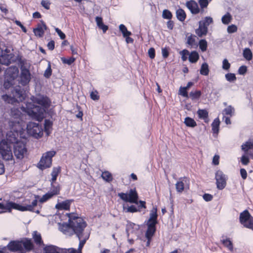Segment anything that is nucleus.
<instances>
[{"instance_id":"obj_34","label":"nucleus","mask_w":253,"mask_h":253,"mask_svg":"<svg viewBox=\"0 0 253 253\" xmlns=\"http://www.w3.org/2000/svg\"><path fill=\"white\" fill-rule=\"evenodd\" d=\"M51 191L49 192L51 194H53V196L54 195H56L59 194L60 192V186L59 185H53V182L51 183Z\"/></svg>"},{"instance_id":"obj_13","label":"nucleus","mask_w":253,"mask_h":253,"mask_svg":"<svg viewBox=\"0 0 253 253\" xmlns=\"http://www.w3.org/2000/svg\"><path fill=\"white\" fill-rule=\"evenodd\" d=\"M13 152L17 159H22L27 152L25 145L20 141L14 144Z\"/></svg>"},{"instance_id":"obj_21","label":"nucleus","mask_w":253,"mask_h":253,"mask_svg":"<svg viewBox=\"0 0 253 253\" xmlns=\"http://www.w3.org/2000/svg\"><path fill=\"white\" fill-rule=\"evenodd\" d=\"M157 210L156 208H153L151 211L150 213V218L148 220V223H155L156 224L157 223V219L158 215L157 213Z\"/></svg>"},{"instance_id":"obj_15","label":"nucleus","mask_w":253,"mask_h":253,"mask_svg":"<svg viewBox=\"0 0 253 253\" xmlns=\"http://www.w3.org/2000/svg\"><path fill=\"white\" fill-rule=\"evenodd\" d=\"M20 83L25 85L29 83L31 80V74L29 70L24 65L21 67Z\"/></svg>"},{"instance_id":"obj_5","label":"nucleus","mask_w":253,"mask_h":253,"mask_svg":"<svg viewBox=\"0 0 253 253\" xmlns=\"http://www.w3.org/2000/svg\"><path fill=\"white\" fill-rule=\"evenodd\" d=\"M19 70L16 66H12L7 68L5 72L3 86L8 89L14 84V80L18 77Z\"/></svg>"},{"instance_id":"obj_18","label":"nucleus","mask_w":253,"mask_h":253,"mask_svg":"<svg viewBox=\"0 0 253 253\" xmlns=\"http://www.w3.org/2000/svg\"><path fill=\"white\" fill-rule=\"evenodd\" d=\"M186 6L192 14H196L200 12L197 3L193 0L187 1Z\"/></svg>"},{"instance_id":"obj_2","label":"nucleus","mask_w":253,"mask_h":253,"mask_svg":"<svg viewBox=\"0 0 253 253\" xmlns=\"http://www.w3.org/2000/svg\"><path fill=\"white\" fill-rule=\"evenodd\" d=\"M69 221V226L73 230L80 241L78 251L75 250V253H82V249L88 238L87 237H86L82 240L83 232L86 227V224L81 217H76L74 215L70 216Z\"/></svg>"},{"instance_id":"obj_10","label":"nucleus","mask_w":253,"mask_h":253,"mask_svg":"<svg viewBox=\"0 0 253 253\" xmlns=\"http://www.w3.org/2000/svg\"><path fill=\"white\" fill-rule=\"evenodd\" d=\"M37 200L35 199L33 201L32 204L30 205L22 206L12 202H8L7 207L10 208V211L12 209H16L20 211H33L34 207L37 206Z\"/></svg>"},{"instance_id":"obj_4","label":"nucleus","mask_w":253,"mask_h":253,"mask_svg":"<svg viewBox=\"0 0 253 253\" xmlns=\"http://www.w3.org/2000/svg\"><path fill=\"white\" fill-rule=\"evenodd\" d=\"M9 126L11 130L7 132L5 140L9 145L15 144L19 142L18 141V131L21 130V126L18 122L14 123L12 121L9 122Z\"/></svg>"},{"instance_id":"obj_38","label":"nucleus","mask_w":253,"mask_h":253,"mask_svg":"<svg viewBox=\"0 0 253 253\" xmlns=\"http://www.w3.org/2000/svg\"><path fill=\"white\" fill-rule=\"evenodd\" d=\"M243 56L247 60H251L253 57L251 50L248 48H245L243 51Z\"/></svg>"},{"instance_id":"obj_29","label":"nucleus","mask_w":253,"mask_h":253,"mask_svg":"<svg viewBox=\"0 0 253 253\" xmlns=\"http://www.w3.org/2000/svg\"><path fill=\"white\" fill-rule=\"evenodd\" d=\"M134 226L135 227L136 229L138 228L137 226L133 223H130L127 225L126 231L128 238L130 234H136L135 231L133 230Z\"/></svg>"},{"instance_id":"obj_44","label":"nucleus","mask_w":253,"mask_h":253,"mask_svg":"<svg viewBox=\"0 0 253 253\" xmlns=\"http://www.w3.org/2000/svg\"><path fill=\"white\" fill-rule=\"evenodd\" d=\"M162 16L164 19H170L172 18V14L170 11L165 9L163 11Z\"/></svg>"},{"instance_id":"obj_32","label":"nucleus","mask_w":253,"mask_h":253,"mask_svg":"<svg viewBox=\"0 0 253 253\" xmlns=\"http://www.w3.org/2000/svg\"><path fill=\"white\" fill-rule=\"evenodd\" d=\"M209 73V66L207 63L202 64L200 74L202 75L207 76Z\"/></svg>"},{"instance_id":"obj_41","label":"nucleus","mask_w":253,"mask_h":253,"mask_svg":"<svg viewBox=\"0 0 253 253\" xmlns=\"http://www.w3.org/2000/svg\"><path fill=\"white\" fill-rule=\"evenodd\" d=\"M234 109L231 106H228L225 108L223 111V114L227 115L232 116L234 114Z\"/></svg>"},{"instance_id":"obj_35","label":"nucleus","mask_w":253,"mask_h":253,"mask_svg":"<svg viewBox=\"0 0 253 253\" xmlns=\"http://www.w3.org/2000/svg\"><path fill=\"white\" fill-rule=\"evenodd\" d=\"M213 22L212 18L211 17H206L203 20L200 21L199 24H201L205 27H207L211 23Z\"/></svg>"},{"instance_id":"obj_60","label":"nucleus","mask_w":253,"mask_h":253,"mask_svg":"<svg viewBox=\"0 0 253 253\" xmlns=\"http://www.w3.org/2000/svg\"><path fill=\"white\" fill-rule=\"evenodd\" d=\"M137 211V209L135 206L132 205L128 207L126 209V212H134Z\"/></svg>"},{"instance_id":"obj_12","label":"nucleus","mask_w":253,"mask_h":253,"mask_svg":"<svg viewBox=\"0 0 253 253\" xmlns=\"http://www.w3.org/2000/svg\"><path fill=\"white\" fill-rule=\"evenodd\" d=\"M118 196L123 201L131 203H137L138 195L135 190L130 189L129 194L120 193Z\"/></svg>"},{"instance_id":"obj_6","label":"nucleus","mask_w":253,"mask_h":253,"mask_svg":"<svg viewBox=\"0 0 253 253\" xmlns=\"http://www.w3.org/2000/svg\"><path fill=\"white\" fill-rule=\"evenodd\" d=\"M0 155L2 159L5 161L13 160L11 145L7 143L4 139H2L0 142Z\"/></svg>"},{"instance_id":"obj_26","label":"nucleus","mask_w":253,"mask_h":253,"mask_svg":"<svg viewBox=\"0 0 253 253\" xmlns=\"http://www.w3.org/2000/svg\"><path fill=\"white\" fill-rule=\"evenodd\" d=\"M176 15L178 20L181 22L184 21L186 17L185 11L181 8H179L176 10Z\"/></svg>"},{"instance_id":"obj_48","label":"nucleus","mask_w":253,"mask_h":253,"mask_svg":"<svg viewBox=\"0 0 253 253\" xmlns=\"http://www.w3.org/2000/svg\"><path fill=\"white\" fill-rule=\"evenodd\" d=\"M195 36L191 34L190 36L187 37V43L190 46H193L195 44Z\"/></svg>"},{"instance_id":"obj_1","label":"nucleus","mask_w":253,"mask_h":253,"mask_svg":"<svg viewBox=\"0 0 253 253\" xmlns=\"http://www.w3.org/2000/svg\"><path fill=\"white\" fill-rule=\"evenodd\" d=\"M31 99L32 103L27 104V112L32 118L39 121L43 117L50 102L47 97L41 94L32 96Z\"/></svg>"},{"instance_id":"obj_25","label":"nucleus","mask_w":253,"mask_h":253,"mask_svg":"<svg viewBox=\"0 0 253 253\" xmlns=\"http://www.w3.org/2000/svg\"><path fill=\"white\" fill-rule=\"evenodd\" d=\"M197 114L199 118L205 120V122L208 123V112L207 110L204 109H199L197 111Z\"/></svg>"},{"instance_id":"obj_51","label":"nucleus","mask_w":253,"mask_h":253,"mask_svg":"<svg viewBox=\"0 0 253 253\" xmlns=\"http://www.w3.org/2000/svg\"><path fill=\"white\" fill-rule=\"evenodd\" d=\"M187 90L184 87H180L179 89V94L183 97L188 98L189 96Z\"/></svg>"},{"instance_id":"obj_52","label":"nucleus","mask_w":253,"mask_h":253,"mask_svg":"<svg viewBox=\"0 0 253 253\" xmlns=\"http://www.w3.org/2000/svg\"><path fill=\"white\" fill-rule=\"evenodd\" d=\"M227 30L228 33H233L237 32V27L236 25L232 24L228 27Z\"/></svg>"},{"instance_id":"obj_23","label":"nucleus","mask_w":253,"mask_h":253,"mask_svg":"<svg viewBox=\"0 0 253 253\" xmlns=\"http://www.w3.org/2000/svg\"><path fill=\"white\" fill-rule=\"evenodd\" d=\"M70 204L71 201L66 200L61 203H58L56 205L55 208L59 210H68L70 208Z\"/></svg>"},{"instance_id":"obj_53","label":"nucleus","mask_w":253,"mask_h":253,"mask_svg":"<svg viewBox=\"0 0 253 253\" xmlns=\"http://www.w3.org/2000/svg\"><path fill=\"white\" fill-rule=\"evenodd\" d=\"M230 67V64L226 59H224L222 62V69L225 70H228Z\"/></svg>"},{"instance_id":"obj_56","label":"nucleus","mask_w":253,"mask_h":253,"mask_svg":"<svg viewBox=\"0 0 253 253\" xmlns=\"http://www.w3.org/2000/svg\"><path fill=\"white\" fill-rule=\"evenodd\" d=\"M148 53L149 57L151 59H154L155 58V49L154 48H153V47L150 48L148 50Z\"/></svg>"},{"instance_id":"obj_33","label":"nucleus","mask_w":253,"mask_h":253,"mask_svg":"<svg viewBox=\"0 0 253 253\" xmlns=\"http://www.w3.org/2000/svg\"><path fill=\"white\" fill-rule=\"evenodd\" d=\"M220 121L218 118L215 119L211 124L212 130L214 133H218Z\"/></svg>"},{"instance_id":"obj_39","label":"nucleus","mask_w":253,"mask_h":253,"mask_svg":"<svg viewBox=\"0 0 253 253\" xmlns=\"http://www.w3.org/2000/svg\"><path fill=\"white\" fill-rule=\"evenodd\" d=\"M201 95V92L200 90L191 91L189 93V97H190L192 100L199 99Z\"/></svg>"},{"instance_id":"obj_3","label":"nucleus","mask_w":253,"mask_h":253,"mask_svg":"<svg viewBox=\"0 0 253 253\" xmlns=\"http://www.w3.org/2000/svg\"><path fill=\"white\" fill-rule=\"evenodd\" d=\"M12 97L7 94L3 95L2 98L8 103L13 104L15 102H22L26 96V91L20 86H15L12 91Z\"/></svg>"},{"instance_id":"obj_27","label":"nucleus","mask_w":253,"mask_h":253,"mask_svg":"<svg viewBox=\"0 0 253 253\" xmlns=\"http://www.w3.org/2000/svg\"><path fill=\"white\" fill-rule=\"evenodd\" d=\"M61 169L60 167H54L53 168L52 171L51 172V182H54L57 179V177L58 174L60 172Z\"/></svg>"},{"instance_id":"obj_24","label":"nucleus","mask_w":253,"mask_h":253,"mask_svg":"<svg viewBox=\"0 0 253 253\" xmlns=\"http://www.w3.org/2000/svg\"><path fill=\"white\" fill-rule=\"evenodd\" d=\"M21 112L19 110H18L16 108H13L11 109V115L13 117L14 119H16V120H13L12 119H11L9 122L12 121L14 123L16 122H18L20 124V120L19 117L21 115Z\"/></svg>"},{"instance_id":"obj_59","label":"nucleus","mask_w":253,"mask_h":253,"mask_svg":"<svg viewBox=\"0 0 253 253\" xmlns=\"http://www.w3.org/2000/svg\"><path fill=\"white\" fill-rule=\"evenodd\" d=\"M55 30L62 40H64L65 38V35L60 29L58 28H56Z\"/></svg>"},{"instance_id":"obj_50","label":"nucleus","mask_w":253,"mask_h":253,"mask_svg":"<svg viewBox=\"0 0 253 253\" xmlns=\"http://www.w3.org/2000/svg\"><path fill=\"white\" fill-rule=\"evenodd\" d=\"M61 60L64 64L71 65L75 61V58L74 57H70L69 59H67L65 58L62 57Z\"/></svg>"},{"instance_id":"obj_40","label":"nucleus","mask_w":253,"mask_h":253,"mask_svg":"<svg viewBox=\"0 0 253 253\" xmlns=\"http://www.w3.org/2000/svg\"><path fill=\"white\" fill-rule=\"evenodd\" d=\"M232 17L229 13H227L225 15L222 16L221 20L222 22L225 25L228 24L231 21Z\"/></svg>"},{"instance_id":"obj_36","label":"nucleus","mask_w":253,"mask_h":253,"mask_svg":"<svg viewBox=\"0 0 253 253\" xmlns=\"http://www.w3.org/2000/svg\"><path fill=\"white\" fill-rule=\"evenodd\" d=\"M33 239L34 240L35 242L37 244H43V242L42 240V238L41 234L38 233L37 231H34L33 233Z\"/></svg>"},{"instance_id":"obj_30","label":"nucleus","mask_w":253,"mask_h":253,"mask_svg":"<svg viewBox=\"0 0 253 253\" xmlns=\"http://www.w3.org/2000/svg\"><path fill=\"white\" fill-rule=\"evenodd\" d=\"M184 123L186 126L189 127H194L197 126L196 122L195 120L190 117H186L185 119Z\"/></svg>"},{"instance_id":"obj_45","label":"nucleus","mask_w":253,"mask_h":253,"mask_svg":"<svg viewBox=\"0 0 253 253\" xmlns=\"http://www.w3.org/2000/svg\"><path fill=\"white\" fill-rule=\"evenodd\" d=\"M226 79L230 82H233L236 80V77L234 74L233 73H228L225 75Z\"/></svg>"},{"instance_id":"obj_42","label":"nucleus","mask_w":253,"mask_h":253,"mask_svg":"<svg viewBox=\"0 0 253 253\" xmlns=\"http://www.w3.org/2000/svg\"><path fill=\"white\" fill-rule=\"evenodd\" d=\"M101 176L105 180L110 182L112 180L111 174L108 171H104L102 172Z\"/></svg>"},{"instance_id":"obj_22","label":"nucleus","mask_w":253,"mask_h":253,"mask_svg":"<svg viewBox=\"0 0 253 253\" xmlns=\"http://www.w3.org/2000/svg\"><path fill=\"white\" fill-rule=\"evenodd\" d=\"M195 33L199 37H202L207 34L208 28L199 24V28L196 29Z\"/></svg>"},{"instance_id":"obj_57","label":"nucleus","mask_w":253,"mask_h":253,"mask_svg":"<svg viewBox=\"0 0 253 253\" xmlns=\"http://www.w3.org/2000/svg\"><path fill=\"white\" fill-rule=\"evenodd\" d=\"M241 161V163L244 165H247L250 162L249 158L246 155H243L242 157Z\"/></svg>"},{"instance_id":"obj_37","label":"nucleus","mask_w":253,"mask_h":253,"mask_svg":"<svg viewBox=\"0 0 253 253\" xmlns=\"http://www.w3.org/2000/svg\"><path fill=\"white\" fill-rule=\"evenodd\" d=\"M119 29L124 37H128L131 34V32L127 31L126 27L123 24H121L119 26Z\"/></svg>"},{"instance_id":"obj_63","label":"nucleus","mask_w":253,"mask_h":253,"mask_svg":"<svg viewBox=\"0 0 253 253\" xmlns=\"http://www.w3.org/2000/svg\"><path fill=\"white\" fill-rule=\"evenodd\" d=\"M203 199L206 201H211L212 199V196L211 194H205L204 195H203Z\"/></svg>"},{"instance_id":"obj_8","label":"nucleus","mask_w":253,"mask_h":253,"mask_svg":"<svg viewBox=\"0 0 253 253\" xmlns=\"http://www.w3.org/2000/svg\"><path fill=\"white\" fill-rule=\"evenodd\" d=\"M239 220L244 227L253 230V217L248 210H246L240 213Z\"/></svg>"},{"instance_id":"obj_20","label":"nucleus","mask_w":253,"mask_h":253,"mask_svg":"<svg viewBox=\"0 0 253 253\" xmlns=\"http://www.w3.org/2000/svg\"><path fill=\"white\" fill-rule=\"evenodd\" d=\"M148 229L145 233V236L147 239H151L156 231V227L155 223H147Z\"/></svg>"},{"instance_id":"obj_64","label":"nucleus","mask_w":253,"mask_h":253,"mask_svg":"<svg viewBox=\"0 0 253 253\" xmlns=\"http://www.w3.org/2000/svg\"><path fill=\"white\" fill-rule=\"evenodd\" d=\"M52 125V123L50 121H49L48 120H45V123H44V126H45V130H46L47 129L51 127Z\"/></svg>"},{"instance_id":"obj_11","label":"nucleus","mask_w":253,"mask_h":253,"mask_svg":"<svg viewBox=\"0 0 253 253\" xmlns=\"http://www.w3.org/2000/svg\"><path fill=\"white\" fill-rule=\"evenodd\" d=\"M43 253H75L73 248L63 249L53 245L45 246L43 249Z\"/></svg>"},{"instance_id":"obj_31","label":"nucleus","mask_w":253,"mask_h":253,"mask_svg":"<svg viewBox=\"0 0 253 253\" xmlns=\"http://www.w3.org/2000/svg\"><path fill=\"white\" fill-rule=\"evenodd\" d=\"M223 245L227 247L230 251H232L233 249V244L229 238L223 239L221 240Z\"/></svg>"},{"instance_id":"obj_49","label":"nucleus","mask_w":253,"mask_h":253,"mask_svg":"<svg viewBox=\"0 0 253 253\" xmlns=\"http://www.w3.org/2000/svg\"><path fill=\"white\" fill-rule=\"evenodd\" d=\"M180 54L181 55V59L183 61H185L187 59V56L189 54V52L187 49H183L180 52Z\"/></svg>"},{"instance_id":"obj_54","label":"nucleus","mask_w":253,"mask_h":253,"mask_svg":"<svg viewBox=\"0 0 253 253\" xmlns=\"http://www.w3.org/2000/svg\"><path fill=\"white\" fill-rule=\"evenodd\" d=\"M51 73L52 70L50 67V65H49L48 68L46 69L44 73V76L46 78H48L51 75Z\"/></svg>"},{"instance_id":"obj_61","label":"nucleus","mask_w":253,"mask_h":253,"mask_svg":"<svg viewBox=\"0 0 253 253\" xmlns=\"http://www.w3.org/2000/svg\"><path fill=\"white\" fill-rule=\"evenodd\" d=\"M247 72V67L245 66H241L239 70H238V73L240 75H244Z\"/></svg>"},{"instance_id":"obj_55","label":"nucleus","mask_w":253,"mask_h":253,"mask_svg":"<svg viewBox=\"0 0 253 253\" xmlns=\"http://www.w3.org/2000/svg\"><path fill=\"white\" fill-rule=\"evenodd\" d=\"M41 4L46 9H49L50 8V3L48 0H42Z\"/></svg>"},{"instance_id":"obj_19","label":"nucleus","mask_w":253,"mask_h":253,"mask_svg":"<svg viewBox=\"0 0 253 253\" xmlns=\"http://www.w3.org/2000/svg\"><path fill=\"white\" fill-rule=\"evenodd\" d=\"M47 29V26L45 23L42 22L38 25L37 27L34 29V33L36 36L42 37L43 36L44 31Z\"/></svg>"},{"instance_id":"obj_7","label":"nucleus","mask_w":253,"mask_h":253,"mask_svg":"<svg viewBox=\"0 0 253 253\" xmlns=\"http://www.w3.org/2000/svg\"><path fill=\"white\" fill-rule=\"evenodd\" d=\"M28 133L36 138L41 137L43 134L42 128L39 123L29 122L27 126Z\"/></svg>"},{"instance_id":"obj_46","label":"nucleus","mask_w":253,"mask_h":253,"mask_svg":"<svg viewBox=\"0 0 253 253\" xmlns=\"http://www.w3.org/2000/svg\"><path fill=\"white\" fill-rule=\"evenodd\" d=\"M52 197L53 194H51L49 192H48L42 196V197L40 199V202L41 203H43Z\"/></svg>"},{"instance_id":"obj_58","label":"nucleus","mask_w":253,"mask_h":253,"mask_svg":"<svg viewBox=\"0 0 253 253\" xmlns=\"http://www.w3.org/2000/svg\"><path fill=\"white\" fill-rule=\"evenodd\" d=\"M199 3L202 8L207 7L209 2L208 0H199Z\"/></svg>"},{"instance_id":"obj_43","label":"nucleus","mask_w":253,"mask_h":253,"mask_svg":"<svg viewBox=\"0 0 253 253\" xmlns=\"http://www.w3.org/2000/svg\"><path fill=\"white\" fill-rule=\"evenodd\" d=\"M199 47L202 51H205L207 49V42L205 40L199 41Z\"/></svg>"},{"instance_id":"obj_28","label":"nucleus","mask_w":253,"mask_h":253,"mask_svg":"<svg viewBox=\"0 0 253 253\" xmlns=\"http://www.w3.org/2000/svg\"><path fill=\"white\" fill-rule=\"evenodd\" d=\"M199 58V55L197 51H192L189 54V60L191 63H196Z\"/></svg>"},{"instance_id":"obj_14","label":"nucleus","mask_w":253,"mask_h":253,"mask_svg":"<svg viewBox=\"0 0 253 253\" xmlns=\"http://www.w3.org/2000/svg\"><path fill=\"white\" fill-rule=\"evenodd\" d=\"M215 179L217 188L222 190L226 185V179L225 174L221 170H217L215 173Z\"/></svg>"},{"instance_id":"obj_17","label":"nucleus","mask_w":253,"mask_h":253,"mask_svg":"<svg viewBox=\"0 0 253 253\" xmlns=\"http://www.w3.org/2000/svg\"><path fill=\"white\" fill-rule=\"evenodd\" d=\"M241 149L246 155H249L253 159V140H249L243 144Z\"/></svg>"},{"instance_id":"obj_62","label":"nucleus","mask_w":253,"mask_h":253,"mask_svg":"<svg viewBox=\"0 0 253 253\" xmlns=\"http://www.w3.org/2000/svg\"><path fill=\"white\" fill-rule=\"evenodd\" d=\"M162 55H163V56L164 58H166L169 56V50L166 47L164 48H162Z\"/></svg>"},{"instance_id":"obj_9","label":"nucleus","mask_w":253,"mask_h":253,"mask_svg":"<svg viewBox=\"0 0 253 253\" xmlns=\"http://www.w3.org/2000/svg\"><path fill=\"white\" fill-rule=\"evenodd\" d=\"M56 152L54 151H48L45 153L42 156L39 163V168L43 169L49 168L52 164V158L55 155Z\"/></svg>"},{"instance_id":"obj_47","label":"nucleus","mask_w":253,"mask_h":253,"mask_svg":"<svg viewBox=\"0 0 253 253\" xmlns=\"http://www.w3.org/2000/svg\"><path fill=\"white\" fill-rule=\"evenodd\" d=\"M176 189L178 192H182L184 190V183L182 181H178L176 184Z\"/></svg>"},{"instance_id":"obj_16","label":"nucleus","mask_w":253,"mask_h":253,"mask_svg":"<svg viewBox=\"0 0 253 253\" xmlns=\"http://www.w3.org/2000/svg\"><path fill=\"white\" fill-rule=\"evenodd\" d=\"M15 60L14 56L12 53H2L0 56V64L8 65Z\"/></svg>"}]
</instances>
